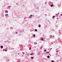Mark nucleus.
<instances>
[{
  "instance_id": "obj_1",
  "label": "nucleus",
  "mask_w": 62,
  "mask_h": 62,
  "mask_svg": "<svg viewBox=\"0 0 62 62\" xmlns=\"http://www.w3.org/2000/svg\"><path fill=\"white\" fill-rule=\"evenodd\" d=\"M32 16H33V15H31V16H30L29 17V18H32Z\"/></svg>"
},
{
  "instance_id": "obj_2",
  "label": "nucleus",
  "mask_w": 62,
  "mask_h": 62,
  "mask_svg": "<svg viewBox=\"0 0 62 62\" xmlns=\"http://www.w3.org/2000/svg\"><path fill=\"white\" fill-rule=\"evenodd\" d=\"M0 48L1 49H2V48H3V46H0Z\"/></svg>"
},
{
  "instance_id": "obj_3",
  "label": "nucleus",
  "mask_w": 62,
  "mask_h": 62,
  "mask_svg": "<svg viewBox=\"0 0 62 62\" xmlns=\"http://www.w3.org/2000/svg\"><path fill=\"white\" fill-rule=\"evenodd\" d=\"M53 6H54L53 4H52V5H51V7H53Z\"/></svg>"
},
{
  "instance_id": "obj_4",
  "label": "nucleus",
  "mask_w": 62,
  "mask_h": 62,
  "mask_svg": "<svg viewBox=\"0 0 62 62\" xmlns=\"http://www.w3.org/2000/svg\"><path fill=\"white\" fill-rule=\"evenodd\" d=\"M47 57L48 58H50V56H47Z\"/></svg>"
},
{
  "instance_id": "obj_5",
  "label": "nucleus",
  "mask_w": 62,
  "mask_h": 62,
  "mask_svg": "<svg viewBox=\"0 0 62 62\" xmlns=\"http://www.w3.org/2000/svg\"><path fill=\"white\" fill-rule=\"evenodd\" d=\"M52 37H53L52 35H51L50 36V38H52Z\"/></svg>"
},
{
  "instance_id": "obj_6",
  "label": "nucleus",
  "mask_w": 62,
  "mask_h": 62,
  "mask_svg": "<svg viewBox=\"0 0 62 62\" xmlns=\"http://www.w3.org/2000/svg\"><path fill=\"white\" fill-rule=\"evenodd\" d=\"M35 31H36V32H37V29H36L35 30Z\"/></svg>"
},
{
  "instance_id": "obj_7",
  "label": "nucleus",
  "mask_w": 62,
  "mask_h": 62,
  "mask_svg": "<svg viewBox=\"0 0 62 62\" xmlns=\"http://www.w3.org/2000/svg\"><path fill=\"white\" fill-rule=\"evenodd\" d=\"M34 36V38H35V35L34 34L33 35Z\"/></svg>"
},
{
  "instance_id": "obj_8",
  "label": "nucleus",
  "mask_w": 62,
  "mask_h": 62,
  "mask_svg": "<svg viewBox=\"0 0 62 62\" xmlns=\"http://www.w3.org/2000/svg\"><path fill=\"white\" fill-rule=\"evenodd\" d=\"M29 50H30L31 49V47H30V48H29Z\"/></svg>"
},
{
  "instance_id": "obj_9",
  "label": "nucleus",
  "mask_w": 62,
  "mask_h": 62,
  "mask_svg": "<svg viewBox=\"0 0 62 62\" xmlns=\"http://www.w3.org/2000/svg\"><path fill=\"white\" fill-rule=\"evenodd\" d=\"M7 49H6L5 50V52H7Z\"/></svg>"
},
{
  "instance_id": "obj_10",
  "label": "nucleus",
  "mask_w": 62,
  "mask_h": 62,
  "mask_svg": "<svg viewBox=\"0 0 62 62\" xmlns=\"http://www.w3.org/2000/svg\"><path fill=\"white\" fill-rule=\"evenodd\" d=\"M33 53L32 54H30L31 55H33Z\"/></svg>"
},
{
  "instance_id": "obj_11",
  "label": "nucleus",
  "mask_w": 62,
  "mask_h": 62,
  "mask_svg": "<svg viewBox=\"0 0 62 62\" xmlns=\"http://www.w3.org/2000/svg\"><path fill=\"white\" fill-rule=\"evenodd\" d=\"M41 26H40V25H39V27H41Z\"/></svg>"
},
{
  "instance_id": "obj_12",
  "label": "nucleus",
  "mask_w": 62,
  "mask_h": 62,
  "mask_svg": "<svg viewBox=\"0 0 62 62\" xmlns=\"http://www.w3.org/2000/svg\"><path fill=\"white\" fill-rule=\"evenodd\" d=\"M49 53V52H46V54H48Z\"/></svg>"
},
{
  "instance_id": "obj_13",
  "label": "nucleus",
  "mask_w": 62,
  "mask_h": 62,
  "mask_svg": "<svg viewBox=\"0 0 62 62\" xmlns=\"http://www.w3.org/2000/svg\"><path fill=\"white\" fill-rule=\"evenodd\" d=\"M42 40H43V38H42V39H41Z\"/></svg>"
},
{
  "instance_id": "obj_14",
  "label": "nucleus",
  "mask_w": 62,
  "mask_h": 62,
  "mask_svg": "<svg viewBox=\"0 0 62 62\" xmlns=\"http://www.w3.org/2000/svg\"><path fill=\"white\" fill-rule=\"evenodd\" d=\"M31 59H33V57H31Z\"/></svg>"
},
{
  "instance_id": "obj_15",
  "label": "nucleus",
  "mask_w": 62,
  "mask_h": 62,
  "mask_svg": "<svg viewBox=\"0 0 62 62\" xmlns=\"http://www.w3.org/2000/svg\"><path fill=\"white\" fill-rule=\"evenodd\" d=\"M44 52H46V50H44Z\"/></svg>"
},
{
  "instance_id": "obj_16",
  "label": "nucleus",
  "mask_w": 62,
  "mask_h": 62,
  "mask_svg": "<svg viewBox=\"0 0 62 62\" xmlns=\"http://www.w3.org/2000/svg\"><path fill=\"white\" fill-rule=\"evenodd\" d=\"M22 54H24V52H22Z\"/></svg>"
},
{
  "instance_id": "obj_17",
  "label": "nucleus",
  "mask_w": 62,
  "mask_h": 62,
  "mask_svg": "<svg viewBox=\"0 0 62 62\" xmlns=\"http://www.w3.org/2000/svg\"><path fill=\"white\" fill-rule=\"evenodd\" d=\"M54 62V61H53V60H52V62Z\"/></svg>"
},
{
  "instance_id": "obj_18",
  "label": "nucleus",
  "mask_w": 62,
  "mask_h": 62,
  "mask_svg": "<svg viewBox=\"0 0 62 62\" xmlns=\"http://www.w3.org/2000/svg\"><path fill=\"white\" fill-rule=\"evenodd\" d=\"M40 49H42V47H41L40 48Z\"/></svg>"
},
{
  "instance_id": "obj_19",
  "label": "nucleus",
  "mask_w": 62,
  "mask_h": 62,
  "mask_svg": "<svg viewBox=\"0 0 62 62\" xmlns=\"http://www.w3.org/2000/svg\"><path fill=\"white\" fill-rule=\"evenodd\" d=\"M54 17H55V16H53V18H54Z\"/></svg>"
},
{
  "instance_id": "obj_20",
  "label": "nucleus",
  "mask_w": 62,
  "mask_h": 62,
  "mask_svg": "<svg viewBox=\"0 0 62 62\" xmlns=\"http://www.w3.org/2000/svg\"><path fill=\"white\" fill-rule=\"evenodd\" d=\"M5 16H7V14H5Z\"/></svg>"
},
{
  "instance_id": "obj_21",
  "label": "nucleus",
  "mask_w": 62,
  "mask_h": 62,
  "mask_svg": "<svg viewBox=\"0 0 62 62\" xmlns=\"http://www.w3.org/2000/svg\"><path fill=\"white\" fill-rule=\"evenodd\" d=\"M60 15L61 16H62V14H61Z\"/></svg>"
},
{
  "instance_id": "obj_22",
  "label": "nucleus",
  "mask_w": 62,
  "mask_h": 62,
  "mask_svg": "<svg viewBox=\"0 0 62 62\" xmlns=\"http://www.w3.org/2000/svg\"><path fill=\"white\" fill-rule=\"evenodd\" d=\"M52 48H51L50 49V50H52Z\"/></svg>"
},
{
  "instance_id": "obj_23",
  "label": "nucleus",
  "mask_w": 62,
  "mask_h": 62,
  "mask_svg": "<svg viewBox=\"0 0 62 62\" xmlns=\"http://www.w3.org/2000/svg\"><path fill=\"white\" fill-rule=\"evenodd\" d=\"M7 12V13H8V11H7V12Z\"/></svg>"
},
{
  "instance_id": "obj_24",
  "label": "nucleus",
  "mask_w": 62,
  "mask_h": 62,
  "mask_svg": "<svg viewBox=\"0 0 62 62\" xmlns=\"http://www.w3.org/2000/svg\"><path fill=\"white\" fill-rule=\"evenodd\" d=\"M17 33H18V32H16V34H17Z\"/></svg>"
},
{
  "instance_id": "obj_25",
  "label": "nucleus",
  "mask_w": 62,
  "mask_h": 62,
  "mask_svg": "<svg viewBox=\"0 0 62 62\" xmlns=\"http://www.w3.org/2000/svg\"><path fill=\"white\" fill-rule=\"evenodd\" d=\"M5 49H3V50L4 51H5Z\"/></svg>"
},
{
  "instance_id": "obj_26",
  "label": "nucleus",
  "mask_w": 62,
  "mask_h": 62,
  "mask_svg": "<svg viewBox=\"0 0 62 62\" xmlns=\"http://www.w3.org/2000/svg\"><path fill=\"white\" fill-rule=\"evenodd\" d=\"M56 52H58V51H56Z\"/></svg>"
},
{
  "instance_id": "obj_27",
  "label": "nucleus",
  "mask_w": 62,
  "mask_h": 62,
  "mask_svg": "<svg viewBox=\"0 0 62 62\" xmlns=\"http://www.w3.org/2000/svg\"><path fill=\"white\" fill-rule=\"evenodd\" d=\"M5 12H7V11H5Z\"/></svg>"
},
{
  "instance_id": "obj_28",
  "label": "nucleus",
  "mask_w": 62,
  "mask_h": 62,
  "mask_svg": "<svg viewBox=\"0 0 62 62\" xmlns=\"http://www.w3.org/2000/svg\"><path fill=\"white\" fill-rule=\"evenodd\" d=\"M59 13H58V15H59Z\"/></svg>"
},
{
  "instance_id": "obj_29",
  "label": "nucleus",
  "mask_w": 62,
  "mask_h": 62,
  "mask_svg": "<svg viewBox=\"0 0 62 62\" xmlns=\"http://www.w3.org/2000/svg\"><path fill=\"white\" fill-rule=\"evenodd\" d=\"M57 19H58V18H57Z\"/></svg>"
},
{
  "instance_id": "obj_30",
  "label": "nucleus",
  "mask_w": 62,
  "mask_h": 62,
  "mask_svg": "<svg viewBox=\"0 0 62 62\" xmlns=\"http://www.w3.org/2000/svg\"><path fill=\"white\" fill-rule=\"evenodd\" d=\"M56 15L57 16V15H58L57 14Z\"/></svg>"
},
{
  "instance_id": "obj_31",
  "label": "nucleus",
  "mask_w": 62,
  "mask_h": 62,
  "mask_svg": "<svg viewBox=\"0 0 62 62\" xmlns=\"http://www.w3.org/2000/svg\"><path fill=\"white\" fill-rule=\"evenodd\" d=\"M7 15L8 16V14H7Z\"/></svg>"
},
{
  "instance_id": "obj_32",
  "label": "nucleus",
  "mask_w": 62,
  "mask_h": 62,
  "mask_svg": "<svg viewBox=\"0 0 62 62\" xmlns=\"http://www.w3.org/2000/svg\"><path fill=\"white\" fill-rule=\"evenodd\" d=\"M53 37H54V36H53Z\"/></svg>"
},
{
  "instance_id": "obj_33",
  "label": "nucleus",
  "mask_w": 62,
  "mask_h": 62,
  "mask_svg": "<svg viewBox=\"0 0 62 62\" xmlns=\"http://www.w3.org/2000/svg\"><path fill=\"white\" fill-rule=\"evenodd\" d=\"M16 4L17 5L18 4V3H17Z\"/></svg>"
},
{
  "instance_id": "obj_34",
  "label": "nucleus",
  "mask_w": 62,
  "mask_h": 62,
  "mask_svg": "<svg viewBox=\"0 0 62 62\" xmlns=\"http://www.w3.org/2000/svg\"><path fill=\"white\" fill-rule=\"evenodd\" d=\"M6 42V41H5V42Z\"/></svg>"
},
{
  "instance_id": "obj_35",
  "label": "nucleus",
  "mask_w": 62,
  "mask_h": 62,
  "mask_svg": "<svg viewBox=\"0 0 62 62\" xmlns=\"http://www.w3.org/2000/svg\"><path fill=\"white\" fill-rule=\"evenodd\" d=\"M59 35H60V34H59Z\"/></svg>"
},
{
  "instance_id": "obj_36",
  "label": "nucleus",
  "mask_w": 62,
  "mask_h": 62,
  "mask_svg": "<svg viewBox=\"0 0 62 62\" xmlns=\"http://www.w3.org/2000/svg\"><path fill=\"white\" fill-rule=\"evenodd\" d=\"M58 39H59V38H58Z\"/></svg>"
}]
</instances>
